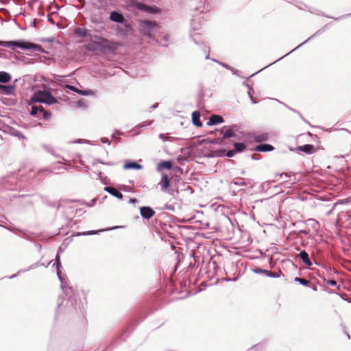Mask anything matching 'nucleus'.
<instances>
[{
  "mask_svg": "<svg viewBox=\"0 0 351 351\" xmlns=\"http://www.w3.org/2000/svg\"><path fill=\"white\" fill-rule=\"evenodd\" d=\"M78 212H82V209H77L76 210V213H78Z\"/></svg>",
  "mask_w": 351,
  "mask_h": 351,
  "instance_id": "61",
  "label": "nucleus"
},
{
  "mask_svg": "<svg viewBox=\"0 0 351 351\" xmlns=\"http://www.w3.org/2000/svg\"><path fill=\"white\" fill-rule=\"evenodd\" d=\"M213 60L217 62H218L219 64H221L222 66H223L224 68L227 69L228 70H230L234 75H239L238 71L236 70L234 68L231 67L228 64L224 63V62H218V61H217L215 60Z\"/></svg>",
  "mask_w": 351,
  "mask_h": 351,
  "instance_id": "28",
  "label": "nucleus"
},
{
  "mask_svg": "<svg viewBox=\"0 0 351 351\" xmlns=\"http://www.w3.org/2000/svg\"><path fill=\"white\" fill-rule=\"evenodd\" d=\"M140 214L145 219H149L155 215V211L149 206H142L140 208Z\"/></svg>",
  "mask_w": 351,
  "mask_h": 351,
  "instance_id": "9",
  "label": "nucleus"
},
{
  "mask_svg": "<svg viewBox=\"0 0 351 351\" xmlns=\"http://www.w3.org/2000/svg\"><path fill=\"white\" fill-rule=\"evenodd\" d=\"M67 303H71V304L73 306V308L75 309V310H77L78 308H80V306H77V302H75V305L73 304V301L72 300L69 298H68L67 300Z\"/></svg>",
  "mask_w": 351,
  "mask_h": 351,
  "instance_id": "37",
  "label": "nucleus"
},
{
  "mask_svg": "<svg viewBox=\"0 0 351 351\" xmlns=\"http://www.w3.org/2000/svg\"><path fill=\"white\" fill-rule=\"evenodd\" d=\"M65 87L73 92L77 93L79 95H91L93 94V91L90 89H85V90H81L77 88H76L74 86L66 84Z\"/></svg>",
  "mask_w": 351,
  "mask_h": 351,
  "instance_id": "11",
  "label": "nucleus"
},
{
  "mask_svg": "<svg viewBox=\"0 0 351 351\" xmlns=\"http://www.w3.org/2000/svg\"><path fill=\"white\" fill-rule=\"evenodd\" d=\"M320 32L321 30H318L313 35H312L311 36H310L308 38H307L305 41H304L303 43H302L301 44H300L298 47H296L295 48H294L293 50H291V51H289V53H287L286 55H285L284 56L280 58L278 60L274 61V62L269 64V65L265 66L264 68L261 69V70H259L258 71L256 72L255 73H253L252 74L250 77H252L253 75H254L255 74H256L257 73L263 71V69H266L267 67L269 66L270 65L276 63V62H278V60H280L281 59H282L284 57H286L287 56L289 55L291 53H292L293 51H294L295 50L298 49V48H300L301 46H302L303 45L306 44L307 42H308L310 40H311L313 38H314L315 36H316L317 35H319L320 34Z\"/></svg>",
  "mask_w": 351,
  "mask_h": 351,
  "instance_id": "7",
  "label": "nucleus"
},
{
  "mask_svg": "<svg viewBox=\"0 0 351 351\" xmlns=\"http://www.w3.org/2000/svg\"><path fill=\"white\" fill-rule=\"evenodd\" d=\"M34 103H43L51 105L58 102L57 99L48 90H38L31 97Z\"/></svg>",
  "mask_w": 351,
  "mask_h": 351,
  "instance_id": "2",
  "label": "nucleus"
},
{
  "mask_svg": "<svg viewBox=\"0 0 351 351\" xmlns=\"http://www.w3.org/2000/svg\"><path fill=\"white\" fill-rule=\"evenodd\" d=\"M54 265H56L57 269V276L58 280L61 282V288L63 292L65 293V295H69L70 293H72V288L68 286L66 279L61 276L60 268L62 265L60 263V256L59 253H58L56 256L55 263L53 264V266Z\"/></svg>",
  "mask_w": 351,
  "mask_h": 351,
  "instance_id": "3",
  "label": "nucleus"
},
{
  "mask_svg": "<svg viewBox=\"0 0 351 351\" xmlns=\"http://www.w3.org/2000/svg\"><path fill=\"white\" fill-rule=\"evenodd\" d=\"M296 256L299 257L307 267H311L313 265L308 254L305 250L300 251Z\"/></svg>",
  "mask_w": 351,
  "mask_h": 351,
  "instance_id": "12",
  "label": "nucleus"
},
{
  "mask_svg": "<svg viewBox=\"0 0 351 351\" xmlns=\"http://www.w3.org/2000/svg\"><path fill=\"white\" fill-rule=\"evenodd\" d=\"M5 50L1 49L0 50V58H5V55L4 53Z\"/></svg>",
  "mask_w": 351,
  "mask_h": 351,
  "instance_id": "40",
  "label": "nucleus"
},
{
  "mask_svg": "<svg viewBox=\"0 0 351 351\" xmlns=\"http://www.w3.org/2000/svg\"><path fill=\"white\" fill-rule=\"evenodd\" d=\"M145 12L149 13V14H156L159 13L160 12V10L157 8L156 6L154 5H148L145 4L144 10Z\"/></svg>",
  "mask_w": 351,
  "mask_h": 351,
  "instance_id": "23",
  "label": "nucleus"
},
{
  "mask_svg": "<svg viewBox=\"0 0 351 351\" xmlns=\"http://www.w3.org/2000/svg\"><path fill=\"white\" fill-rule=\"evenodd\" d=\"M298 149L304 152L307 154H313L315 152V147L311 144H306L302 146L298 147Z\"/></svg>",
  "mask_w": 351,
  "mask_h": 351,
  "instance_id": "19",
  "label": "nucleus"
},
{
  "mask_svg": "<svg viewBox=\"0 0 351 351\" xmlns=\"http://www.w3.org/2000/svg\"><path fill=\"white\" fill-rule=\"evenodd\" d=\"M3 127V122L0 119V130Z\"/></svg>",
  "mask_w": 351,
  "mask_h": 351,
  "instance_id": "56",
  "label": "nucleus"
},
{
  "mask_svg": "<svg viewBox=\"0 0 351 351\" xmlns=\"http://www.w3.org/2000/svg\"><path fill=\"white\" fill-rule=\"evenodd\" d=\"M208 58H209V54H207L206 56V59H208Z\"/></svg>",
  "mask_w": 351,
  "mask_h": 351,
  "instance_id": "63",
  "label": "nucleus"
},
{
  "mask_svg": "<svg viewBox=\"0 0 351 351\" xmlns=\"http://www.w3.org/2000/svg\"><path fill=\"white\" fill-rule=\"evenodd\" d=\"M292 225L293 226L297 225L299 228H302L304 226H305V222L298 221L292 223Z\"/></svg>",
  "mask_w": 351,
  "mask_h": 351,
  "instance_id": "36",
  "label": "nucleus"
},
{
  "mask_svg": "<svg viewBox=\"0 0 351 351\" xmlns=\"http://www.w3.org/2000/svg\"><path fill=\"white\" fill-rule=\"evenodd\" d=\"M172 165H171V162H169V161H163L162 162H160L158 166V168L160 169L161 167H163V168H165V169H170L171 168Z\"/></svg>",
  "mask_w": 351,
  "mask_h": 351,
  "instance_id": "31",
  "label": "nucleus"
},
{
  "mask_svg": "<svg viewBox=\"0 0 351 351\" xmlns=\"http://www.w3.org/2000/svg\"><path fill=\"white\" fill-rule=\"evenodd\" d=\"M255 149L261 152H267L273 151L274 147L270 144L264 143L256 145Z\"/></svg>",
  "mask_w": 351,
  "mask_h": 351,
  "instance_id": "17",
  "label": "nucleus"
},
{
  "mask_svg": "<svg viewBox=\"0 0 351 351\" xmlns=\"http://www.w3.org/2000/svg\"><path fill=\"white\" fill-rule=\"evenodd\" d=\"M123 168L125 169H141L143 168V166L134 161H127L123 166Z\"/></svg>",
  "mask_w": 351,
  "mask_h": 351,
  "instance_id": "18",
  "label": "nucleus"
},
{
  "mask_svg": "<svg viewBox=\"0 0 351 351\" xmlns=\"http://www.w3.org/2000/svg\"><path fill=\"white\" fill-rule=\"evenodd\" d=\"M32 25L34 27H36V21L35 20L33 21Z\"/></svg>",
  "mask_w": 351,
  "mask_h": 351,
  "instance_id": "58",
  "label": "nucleus"
},
{
  "mask_svg": "<svg viewBox=\"0 0 351 351\" xmlns=\"http://www.w3.org/2000/svg\"><path fill=\"white\" fill-rule=\"evenodd\" d=\"M158 106V104H155L154 105H152L151 107H150V110H149V112H151L152 110L156 108Z\"/></svg>",
  "mask_w": 351,
  "mask_h": 351,
  "instance_id": "46",
  "label": "nucleus"
},
{
  "mask_svg": "<svg viewBox=\"0 0 351 351\" xmlns=\"http://www.w3.org/2000/svg\"><path fill=\"white\" fill-rule=\"evenodd\" d=\"M58 309H59V310H61V309H62L61 305H60V304H58Z\"/></svg>",
  "mask_w": 351,
  "mask_h": 351,
  "instance_id": "59",
  "label": "nucleus"
},
{
  "mask_svg": "<svg viewBox=\"0 0 351 351\" xmlns=\"http://www.w3.org/2000/svg\"><path fill=\"white\" fill-rule=\"evenodd\" d=\"M12 79L11 75L5 71H0V84L9 82Z\"/></svg>",
  "mask_w": 351,
  "mask_h": 351,
  "instance_id": "21",
  "label": "nucleus"
},
{
  "mask_svg": "<svg viewBox=\"0 0 351 351\" xmlns=\"http://www.w3.org/2000/svg\"><path fill=\"white\" fill-rule=\"evenodd\" d=\"M250 100H251L252 104H257V101L256 100V99L252 95H250Z\"/></svg>",
  "mask_w": 351,
  "mask_h": 351,
  "instance_id": "45",
  "label": "nucleus"
},
{
  "mask_svg": "<svg viewBox=\"0 0 351 351\" xmlns=\"http://www.w3.org/2000/svg\"><path fill=\"white\" fill-rule=\"evenodd\" d=\"M102 230H91V231H87V232H78L77 233L76 236H88V235H93L99 234V232H102Z\"/></svg>",
  "mask_w": 351,
  "mask_h": 351,
  "instance_id": "29",
  "label": "nucleus"
},
{
  "mask_svg": "<svg viewBox=\"0 0 351 351\" xmlns=\"http://www.w3.org/2000/svg\"><path fill=\"white\" fill-rule=\"evenodd\" d=\"M239 127L237 124H232L230 126H223L221 130L223 134V138L226 139L231 137H236V132L239 131Z\"/></svg>",
  "mask_w": 351,
  "mask_h": 351,
  "instance_id": "5",
  "label": "nucleus"
},
{
  "mask_svg": "<svg viewBox=\"0 0 351 351\" xmlns=\"http://www.w3.org/2000/svg\"><path fill=\"white\" fill-rule=\"evenodd\" d=\"M169 176L167 174H162L160 182H159V185L160 186V189L162 191H165L167 190L169 186Z\"/></svg>",
  "mask_w": 351,
  "mask_h": 351,
  "instance_id": "16",
  "label": "nucleus"
},
{
  "mask_svg": "<svg viewBox=\"0 0 351 351\" xmlns=\"http://www.w3.org/2000/svg\"><path fill=\"white\" fill-rule=\"evenodd\" d=\"M41 112L43 113V118L45 120H48L51 117V113L45 111L44 109L43 111H41Z\"/></svg>",
  "mask_w": 351,
  "mask_h": 351,
  "instance_id": "35",
  "label": "nucleus"
},
{
  "mask_svg": "<svg viewBox=\"0 0 351 351\" xmlns=\"http://www.w3.org/2000/svg\"><path fill=\"white\" fill-rule=\"evenodd\" d=\"M247 95H249V97H250V95H252L251 94L250 90H248V92H247Z\"/></svg>",
  "mask_w": 351,
  "mask_h": 351,
  "instance_id": "57",
  "label": "nucleus"
},
{
  "mask_svg": "<svg viewBox=\"0 0 351 351\" xmlns=\"http://www.w3.org/2000/svg\"><path fill=\"white\" fill-rule=\"evenodd\" d=\"M100 141L102 143H108V144H110V141H109V139L108 138H106V137H102L100 138Z\"/></svg>",
  "mask_w": 351,
  "mask_h": 351,
  "instance_id": "38",
  "label": "nucleus"
},
{
  "mask_svg": "<svg viewBox=\"0 0 351 351\" xmlns=\"http://www.w3.org/2000/svg\"><path fill=\"white\" fill-rule=\"evenodd\" d=\"M159 138H160V139H162L163 141H166L165 136V134H159Z\"/></svg>",
  "mask_w": 351,
  "mask_h": 351,
  "instance_id": "47",
  "label": "nucleus"
},
{
  "mask_svg": "<svg viewBox=\"0 0 351 351\" xmlns=\"http://www.w3.org/2000/svg\"><path fill=\"white\" fill-rule=\"evenodd\" d=\"M75 143H81V140H80V139H78V140L75 141Z\"/></svg>",
  "mask_w": 351,
  "mask_h": 351,
  "instance_id": "60",
  "label": "nucleus"
},
{
  "mask_svg": "<svg viewBox=\"0 0 351 351\" xmlns=\"http://www.w3.org/2000/svg\"><path fill=\"white\" fill-rule=\"evenodd\" d=\"M99 162V163H100V164H103V165H108V166H113V165H114V162H104V160H101V159H99V158L95 159V160H94L93 164H94L95 162Z\"/></svg>",
  "mask_w": 351,
  "mask_h": 351,
  "instance_id": "34",
  "label": "nucleus"
},
{
  "mask_svg": "<svg viewBox=\"0 0 351 351\" xmlns=\"http://www.w3.org/2000/svg\"><path fill=\"white\" fill-rule=\"evenodd\" d=\"M308 221H313V222H315V223H317V221H315V219H308Z\"/></svg>",
  "mask_w": 351,
  "mask_h": 351,
  "instance_id": "55",
  "label": "nucleus"
},
{
  "mask_svg": "<svg viewBox=\"0 0 351 351\" xmlns=\"http://www.w3.org/2000/svg\"><path fill=\"white\" fill-rule=\"evenodd\" d=\"M208 49H209V47H207L206 45H204L203 51L204 52L208 51Z\"/></svg>",
  "mask_w": 351,
  "mask_h": 351,
  "instance_id": "50",
  "label": "nucleus"
},
{
  "mask_svg": "<svg viewBox=\"0 0 351 351\" xmlns=\"http://www.w3.org/2000/svg\"><path fill=\"white\" fill-rule=\"evenodd\" d=\"M295 281L299 282L300 285L304 286H307L309 283V281L308 280L299 277L295 278Z\"/></svg>",
  "mask_w": 351,
  "mask_h": 351,
  "instance_id": "33",
  "label": "nucleus"
},
{
  "mask_svg": "<svg viewBox=\"0 0 351 351\" xmlns=\"http://www.w3.org/2000/svg\"><path fill=\"white\" fill-rule=\"evenodd\" d=\"M104 191L110 193L113 197L117 198V199H122L123 195L122 193L118 191L117 189L112 187V186H105Z\"/></svg>",
  "mask_w": 351,
  "mask_h": 351,
  "instance_id": "15",
  "label": "nucleus"
},
{
  "mask_svg": "<svg viewBox=\"0 0 351 351\" xmlns=\"http://www.w3.org/2000/svg\"><path fill=\"white\" fill-rule=\"evenodd\" d=\"M33 268H34V266L32 265V266H30L27 269H26V270H23V271H28V270L32 269H33Z\"/></svg>",
  "mask_w": 351,
  "mask_h": 351,
  "instance_id": "54",
  "label": "nucleus"
},
{
  "mask_svg": "<svg viewBox=\"0 0 351 351\" xmlns=\"http://www.w3.org/2000/svg\"><path fill=\"white\" fill-rule=\"evenodd\" d=\"M237 279H238L237 278H227L226 280L227 281H236V280H237Z\"/></svg>",
  "mask_w": 351,
  "mask_h": 351,
  "instance_id": "49",
  "label": "nucleus"
},
{
  "mask_svg": "<svg viewBox=\"0 0 351 351\" xmlns=\"http://www.w3.org/2000/svg\"><path fill=\"white\" fill-rule=\"evenodd\" d=\"M252 138L256 143H262L269 139V134L267 133H254Z\"/></svg>",
  "mask_w": 351,
  "mask_h": 351,
  "instance_id": "14",
  "label": "nucleus"
},
{
  "mask_svg": "<svg viewBox=\"0 0 351 351\" xmlns=\"http://www.w3.org/2000/svg\"><path fill=\"white\" fill-rule=\"evenodd\" d=\"M287 108H288L290 110H291V111H293V112H294L298 113V114L302 117V119H304V118L302 117V116L300 114V113L298 111H297L296 110L293 109V108H290V107H287Z\"/></svg>",
  "mask_w": 351,
  "mask_h": 351,
  "instance_id": "44",
  "label": "nucleus"
},
{
  "mask_svg": "<svg viewBox=\"0 0 351 351\" xmlns=\"http://www.w3.org/2000/svg\"><path fill=\"white\" fill-rule=\"evenodd\" d=\"M280 176L282 178L285 177V178H287L288 177H289V174L288 173H283L280 175Z\"/></svg>",
  "mask_w": 351,
  "mask_h": 351,
  "instance_id": "48",
  "label": "nucleus"
},
{
  "mask_svg": "<svg viewBox=\"0 0 351 351\" xmlns=\"http://www.w3.org/2000/svg\"><path fill=\"white\" fill-rule=\"evenodd\" d=\"M252 271L257 274H264L267 277L273 278H279L280 274H282L281 271H280V270L278 271V273H276V272H273L269 270H267V269H261V268H258V267L252 269Z\"/></svg>",
  "mask_w": 351,
  "mask_h": 351,
  "instance_id": "8",
  "label": "nucleus"
},
{
  "mask_svg": "<svg viewBox=\"0 0 351 351\" xmlns=\"http://www.w3.org/2000/svg\"><path fill=\"white\" fill-rule=\"evenodd\" d=\"M129 202L131 204H136V203H138V201L136 198H130Z\"/></svg>",
  "mask_w": 351,
  "mask_h": 351,
  "instance_id": "41",
  "label": "nucleus"
},
{
  "mask_svg": "<svg viewBox=\"0 0 351 351\" xmlns=\"http://www.w3.org/2000/svg\"><path fill=\"white\" fill-rule=\"evenodd\" d=\"M243 85L247 87V88L249 90H251L252 88V86H250L248 83H247L246 82H243Z\"/></svg>",
  "mask_w": 351,
  "mask_h": 351,
  "instance_id": "42",
  "label": "nucleus"
},
{
  "mask_svg": "<svg viewBox=\"0 0 351 351\" xmlns=\"http://www.w3.org/2000/svg\"><path fill=\"white\" fill-rule=\"evenodd\" d=\"M109 19L118 23H123L125 21L124 16L121 12L115 10L110 12Z\"/></svg>",
  "mask_w": 351,
  "mask_h": 351,
  "instance_id": "10",
  "label": "nucleus"
},
{
  "mask_svg": "<svg viewBox=\"0 0 351 351\" xmlns=\"http://www.w3.org/2000/svg\"><path fill=\"white\" fill-rule=\"evenodd\" d=\"M99 39L101 40L102 42H107L108 41L107 39L101 38V37H99Z\"/></svg>",
  "mask_w": 351,
  "mask_h": 351,
  "instance_id": "52",
  "label": "nucleus"
},
{
  "mask_svg": "<svg viewBox=\"0 0 351 351\" xmlns=\"http://www.w3.org/2000/svg\"><path fill=\"white\" fill-rule=\"evenodd\" d=\"M246 148V145L243 143H234V150L235 152H241Z\"/></svg>",
  "mask_w": 351,
  "mask_h": 351,
  "instance_id": "25",
  "label": "nucleus"
},
{
  "mask_svg": "<svg viewBox=\"0 0 351 351\" xmlns=\"http://www.w3.org/2000/svg\"><path fill=\"white\" fill-rule=\"evenodd\" d=\"M83 105V102L82 101H77V106H82Z\"/></svg>",
  "mask_w": 351,
  "mask_h": 351,
  "instance_id": "53",
  "label": "nucleus"
},
{
  "mask_svg": "<svg viewBox=\"0 0 351 351\" xmlns=\"http://www.w3.org/2000/svg\"><path fill=\"white\" fill-rule=\"evenodd\" d=\"M97 176H98L99 179L101 180V182L104 184H108V182H109L108 178H107V176H104L101 171L98 172Z\"/></svg>",
  "mask_w": 351,
  "mask_h": 351,
  "instance_id": "32",
  "label": "nucleus"
},
{
  "mask_svg": "<svg viewBox=\"0 0 351 351\" xmlns=\"http://www.w3.org/2000/svg\"><path fill=\"white\" fill-rule=\"evenodd\" d=\"M18 80H15L13 84L5 85L0 84V93L5 95H14L16 90V82Z\"/></svg>",
  "mask_w": 351,
  "mask_h": 351,
  "instance_id": "6",
  "label": "nucleus"
},
{
  "mask_svg": "<svg viewBox=\"0 0 351 351\" xmlns=\"http://www.w3.org/2000/svg\"><path fill=\"white\" fill-rule=\"evenodd\" d=\"M232 182L237 186H247V182L243 178H236Z\"/></svg>",
  "mask_w": 351,
  "mask_h": 351,
  "instance_id": "30",
  "label": "nucleus"
},
{
  "mask_svg": "<svg viewBox=\"0 0 351 351\" xmlns=\"http://www.w3.org/2000/svg\"><path fill=\"white\" fill-rule=\"evenodd\" d=\"M252 158L254 159V160L256 159V156H254V155L252 156Z\"/></svg>",
  "mask_w": 351,
  "mask_h": 351,
  "instance_id": "62",
  "label": "nucleus"
},
{
  "mask_svg": "<svg viewBox=\"0 0 351 351\" xmlns=\"http://www.w3.org/2000/svg\"><path fill=\"white\" fill-rule=\"evenodd\" d=\"M74 32L78 37L85 38L88 36V29L84 27H77Z\"/></svg>",
  "mask_w": 351,
  "mask_h": 351,
  "instance_id": "22",
  "label": "nucleus"
},
{
  "mask_svg": "<svg viewBox=\"0 0 351 351\" xmlns=\"http://www.w3.org/2000/svg\"><path fill=\"white\" fill-rule=\"evenodd\" d=\"M130 4H131V5H132L133 7L136 8L137 10H142V11L144 10V8H145V4H144L143 3H141V2H138L136 0H131V3Z\"/></svg>",
  "mask_w": 351,
  "mask_h": 351,
  "instance_id": "26",
  "label": "nucleus"
},
{
  "mask_svg": "<svg viewBox=\"0 0 351 351\" xmlns=\"http://www.w3.org/2000/svg\"><path fill=\"white\" fill-rule=\"evenodd\" d=\"M328 285L331 286H335L337 285V282L335 280H329L327 282Z\"/></svg>",
  "mask_w": 351,
  "mask_h": 351,
  "instance_id": "39",
  "label": "nucleus"
},
{
  "mask_svg": "<svg viewBox=\"0 0 351 351\" xmlns=\"http://www.w3.org/2000/svg\"><path fill=\"white\" fill-rule=\"evenodd\" d=\"M43 111V107L42 106H32L30 114L32 116H36L38 112Z\"/></svg>",
  "mask_w": 351,
  "mask_h": 351,
  "instance_id": "27",
  "label": "nucleus"
},
{
  "mask_svg": "<svg viewBox=\"0 0 351 351\" xmlns=\"http://www.w3.org/2000/svg\"><path fill=\"white\" fill-rule=\"evenodd\" d=\"M300 233H302V234H308V231L303 230V229H300L299 230V232H298V234H300Z\"/></svg>",
  "mask_w": 351,
  "mask_h": 351,
  "instance_id": "43",
  "label": "nucleus"
},
{
  "mask_svg": "<svg viewBox=\"0 0 351 351\" xmlns=\"http://www.w3.org/2000/svg\"><path fill=\"white\" fill-rule=\"evenodd\" d=\"M157 27V23L153 21H141L139 24L140 32L142 34L148 37L151 36L152 32Z\"/></svg>",
  "mask_w": 351,
  "mask_h": 351,
  "instance_id": "4",
  "label": "nucleus"
},
{
  "mask_svg": "<svg viewBox=\"0 0 351 351\" xmlns=\"http://www.w3.org/2000/svg\"><path fill=\"white\" fill-rule=\"evenodd\" d=\"M192 122L197 127H202V123L200 121V113L198 111H194L192 113Z\"/></svg>",
  "mask_w": 351,
  "mask_h": 351,
  "instance_id": "20",
  "label": "nucleus"
},
{
  "mask_svg": "<svg viewBox=\"0 0 351 351\" xmlns=\"http://www.w3.org/2000/svg\"><path fill=\"white\" fill-rule=\"evenodd\" d=\"M112 138H115L114 134H112Z\"/></svg>",
  "mask_w": 351,
  "mask_h": 351,
  "instance_id": "64",
  "label": "nucleus"
},
{
  "mask_svg": "<svg viewBox=\"0 0 351 351\" xmlns=\"http://www.w3.org/2000/svg\"><path fill=\"white\" fill-rule=\"evenodd\" d=\"M224 122L223 118L218 114H212L207 122L208 125H215Z\"/></svg>",
  "mask_w": 351,
  "mask_h": 351,
  "instance_id": "13",
  "label": "nucleus"
},
{
  "mask_svg": "<svg viewBox=\"0 0 351 351\" xmlns=\"http://www.w3.org/2000/svg\"><path fill=\"white\" fill-rule=\"evenodd\" d=\"M226 152V156L227 157H232L234 156V154L236 153L235 151L233 149V150H229V151H227L226 152V150H219V151H217L215 156H222L224 153Z\"/></svg>",
  "mask_w": 351,
  "mask_h": 351,
  "instance_id": "24",
  "label": "nucleus"
},
{
  "mask_svg": "<svg viewBox=\"0 0 351 351\" xmlns=\"http://www.w3.org/2000/svg\"><path fill=\"white\" fill-rule=\"evenodd\" d=\"M0 46L3 47H16L22 49H32L41 53H47V51L45 50L41 45L24 40L10 41L0 40Z\"/></svg>",
  "mask_w": 351,
  "mask_h": 351,
  "instance_id": "1",
  "label": "nucleus"
},
{
  "mask_svg": "<svg viewBox=\"0 0 351 351\" xmlns=\"http://www.w3.org/2000/svg\"><path fill=\"white\" fill-rule=\"evenodd\" d=\"M16 276H17V274H13V275L10 276L9 277V278H10V279L14 278H16Z\"/></svg>",
  "mask_w": 351,
  "mask_h": 351,
  "instance_id": "51",
  "label": "nucleus"
}]
</instances>
